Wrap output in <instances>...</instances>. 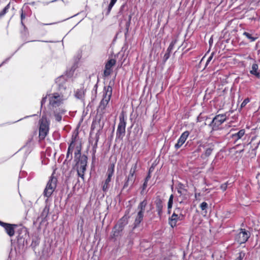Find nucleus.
I'll return each mask as SVG.
<instances>
[{"label":"nucleus","instance_id":"49530a36","mask_svg":"<svg viewBox=\"0 0 260 260\" xmlns=\"http://www.w3.org/2000/svg\"><path fill=\"white\" fill-rule=\"evenodd\" d=\"M242 151H243V149H242V150H240V152H242Z\"/></svg>","mask_w":260,"mask_h":260},{"label":"nucleus","instance_id":"6ab92c4d","mask_svg":"<svg viewBox=\"0 0 260 260\" xmlns=\"http://www.w3.org/2000/svg\"><path fill=\"white\" fill-rule=\"evenodd\" d=\"M245 134V131L244 129L240 130L238 132L233 134L232 135V139L236 142L238 140L241 139Z\"/></svg>","mask_w":260,"mask_h":260},{"label":"nucleus","instance_id":"393cba45","mask_svg":"<svg viewBox=\"0 0 260 260\" xmlns=\"http://www.w3.org/2000/svg\"><path fill=\"white\" fill-rule=\"evenodd\" d=\"M84 96V90L83 89H78L75 93L76 98L82 100Z\"/></svg>","mask_w":260,"mask_h":260},{"label":"nucleus","instance_id":"4be33fe9","mask_svg":"<svg viewBox=\"0 0 260 260\" xmlns=\"http://www.w3.org/2000/svg\"><path fill=\"white\" fill-rule=\"evenodd\" d=\"M114 172V165L113 164H111L108 168L107 171V179H109L111 180V178L113 175Z\"/></svg>","mask_w":260,"mask_h":260},{"label":"nucleus","instance_id":"c9c22d12","mask_svg":"<svg viewBox=\"0 0 260 260\" xmlns=\"http://www.w3.org/2000/svg\"><path fill=\"white\" fill-rule=\"evenodd\" d=\"M250 102V99L249 98L245 99L243 102L242 103L241 105V108H244L249 102Z\"/></svg>","mask_w":260,"mask_h":260},{"label":"nucleus","instance_id":"0eeeda50","mask_svg":"<svg viewBox=\"0 0 260 260\" xmlns=\"http://www.w3.org/2000/svg\"><path fill=\"white\" fill-rule=\"evenodd\" d=\"M226 119V116L224 114H219L216 115L212 120L211 124L212 126L213 130H217L219 126L223 123Z\"/></svg>","mask_w":260,"mask_h":260},{"label":"nucleus","instance_id":"7ed1b4c3","mask_svg":"<svg viewBox=\"0 0 260 260\" xmlns=\"http://www.w3.org/2000/svg\"><path fill=\"white\" fill-rule=\"evenodd\" d=\"M126 119V116L123 113H122L119 116V122L116 131L117 138L121 139L125 135Z\"/></svg>","mask_w":260,"mask_h":260},{"label":"nucleus","instance_id":"c85d7f7f","mask_svg":"<svg viewBox=\"0 0 260 260\" xmlns=\"http://www.w3.org/2000/svg\"><path fill=\"white\" fill-rule=\"evenodd\" d=\"M173 214L178 216L179 215L180 217H184V215L182 214V209L179 207L175 208Z\"/></svg>","mask_w":260,"mask_h":260},{"label":"nucleus","instance_id":"bb28decb","mask_svg":"<svg viewBox=\"0 0 260 260\" xmlns=\"http://www.w3.org/2000/svg\"><path fill=\"white\" fill-rule=\"evenodd\" d=\"M111 180L109 179H106L105 182L103 183V186H102V189L104 192H106L108 191L110 185L109 183L110 182Z\"/></svg>","mask_w":260,"mask_h":260},{"label":"nucleus","instance_id":"58836bf2","mask_svg":"<svg viewBox=\"0 0 260 260\" xmlns=\"http://www.w3.org/2000/svg\"><path fill=\"white\" fill-rule=\"evenodd\" d=\"M228 187V183H225L221 185L220 188L223 190L225 191Z\"/></svg>","mask_w":260,"mask_h":260},{"label":"nucleus","instance_id":"1a4fd4ad","mask_svg":"<svg viewBox=\"0 0 260 260\" xmlns=\"http://www.w3.org/2000/svg\"><path fill=\"white\" fill-rule=\"evenodd\" d=\"M136 165L134 166V168H131L129 174L126 179L125 182L123 185V188L127 187L128 186H132L135 182V177L134 176V174L136 172Z\"/></svg>","mask_w":260,"mask_h":260},{"label":"nucleus","instance_id":"de8ad7c7","mask_svg":"<svg viewBox=\"0 0 260 260\" xmlns=\"http://www.w3.org/2000/svg\"><path fill=\"white\" fill-rule=\"evenodd\" d=\"M4 63V62H3L1 65H0V67Z\"/></svg>","mask_w":260,"mask_h":260},{"label":"nucleus","instance_id":"e433bc0d","mask_svg":"<svg viewBox=\"0 0 260 260\" xmlns=\"http://www.w3.org/2000/svg\"><path fill=\"white\" fill-rule=\"evenodd\" d=\"M116 1H117V0H111V2L108 6L109 11H110L111 10L112 8L113 7V6L116 3Z\"/></svg>","mask_w":260,"mask_h":260},{"label":"nucleus","instance_id":"2f4dec72","mask_svg":"<svg viewBox=\"0 0 260 260\" xmlns=\"http://www.w3.org/2000/svg\"><path fill=\"white\" fill-rule=\"evenodd\" d=\"M10 5H7L4 9L0 12V19L3 17L8 12V9H9Z\"/></svg>","mask_w":260,"mask_h":260},{"label":"nucleus","instance_id":"cd10ccee","mask_svg":"<svg viewBox=\"0 0 260 260\" xmlns=\"http://www.w3.org/2000/svg\"><path fill=\"white\" fill-rule=\"evenodd\" d=\"M74 155H75V159L76 160L81 158L82 156H81V149L79 147H77L76 148L75 152H74Z\"/></svg>","mask_w":260,"mask_h":260},{"label":"nucleus","instance_id":"a18cd8bd","mask_svg":"<svg viewBox=\"0 0 260 260\" xmlns=\"http://www.w3.org/2000/svg\"><path fill=\"white\" fill-rule=\"evenodd\" d=\"M144 186H145L146 185V182H145L143 184Z\"/></svg>","mask_w":260,"mask_h":260},{"label":"nucleus","instance_id":"39448f33","mask_svg":"<svg viewBox=\"0 0 260 260\" xmlns=\"http://www.w3.org/2000/svg\"><path fill=\"white\" fill-rule=\"evenodd\" d=\"M57 179L55 177H51L48 181L46 188L44 191V196L47 198H49L53 192L56 186Z\"/></svg>","mask_w":260,"mask_h":260},{"label":"nucleus","instance_id":"9b49d317","mask_svg":"<svg viewBox=\"0 0 260 260\" xmlns=\"http://www.w3.org/2000/svg\"><path fill=\"white\" fill-rule=\"evenodd\" d=\"M0 225L4 227L6 232L10 237L14 236L15 233L14 226H16L15 224H11L0 221Z\"/></svg>","mask_w":260,"mask_h":260},{"label":"nucleus","instance_id":"f3484780","mask_svg":"<svg viewBox=\"0 0 260 260\" xmlns=\"http://www.w3.org/2000/svg\"><path fill=\"white\" fill-rule=\"evenodd\" d=\"M74 149H75L74 141L72 140L68 147V151H67V155H66V160H69V161H70L72 159V158H73L72 154L74 152Z\"/></svg>","mask_w":260,"mask_h":260},{"label":"nucleus","instance_id":"ddd939ff","mask_svg":"<svg viewBox=\"0 0 260 260\" xmlns=\"http://www.w3.org/2000/svg\"><path fill=\"white\" fill-rule=\"evenodd\" d=\"M177 192L179 194V197L177 198V201L181 203L184 199V197H182L185 194L186 189L184 188V185L182 183H179L177 187Z\"/></svg>","mask_w":260,"mask_h":260},{"label":"nucleus","instance_id":"79ce46f5","mask_svg":"<svg viewBox=\"0 0 260 260\" xmlns=\"http://www.w3.org/2000/svg\"><path fill=\"white\" fill-rule=\"evenodd\" d=\"M213 53H212V54H211V55L209 57V58H208L207 60V62H206V65L207 66L209 62L212 59V58H213Z\"/></svg>","mask_w":260,"mask_h":260},{"label":"nucleus","instance_id":"6e6552de","mask_svg":"<svg viewBox=\"0 0 260 260\" xmlns=\"http://www.w3.org/2000/svg\"><path fill=\"white\" fill-rule=\"evenodd\" d=\"M250 233L245 229H240V232L236 235L235 240L239 244L245 243L249 238Z\"/></svg>","mask_w":260,"mask_h":260},{"label":"nucleus","instance_id":"aec40b11","mask_svg":"<svg viewBox=\"0 0 260 260\" xmlns=\"http://www.w3.org/2000/svg\"><path fill=\"white\" fill-rule=\"evenodd\" d=\"M144 212L138 211L134 223V228L139 226V224L142 221L144 217Z\"/></svg>","mask_w":260,"mask_h":260},{"label":"nucleus","instance_id":"7c9ffc66","mask_svg":"<svg viewBox=\"0 0 260 260\" xmlns=\"http://www.w3.org/2000/svg\"><path fill=\"white\" fill-rule=\"evenodd\" d=\"M173 199H174V196L173 194H171L170 196L169 201L168 203V209H171L173 206Z\"/></svg>","mask_w":260,"mask_h":260},{"label":"nucleus","instance_id":"f8f14e48","mask_svg":"<svg viewBox=\"0 0 260 260\" xmlns=\"http://www.w3.org/2000/svg\"><path fill=\"white\" fill-rule=\"evenodd\" d=\"M189 132L188 131H185L181 134V136L178 140L177 143L175 145V148L176 149H179L182 146L189 136Z\"/></svg>","mask_w":260,"mask_h":260},{"label":"nucleus","instance_id":"423d86ee","mask_svg":"<svg viewBox=\"0 0 260 260\" xmlns=\"http://www.w3.org/2000/svg\"><path fill=\"white\" fill-rule=\"evenodd\" d=\"M87 160V157L85 155H83L77 163L78 175L82 179L84 178V173L86 171Z\"/></svg>","mask_w":260,"mask_h":260},{"label":"nucleus","instance_id":"5701e85b","mask_svg":"<svg viewBox=\"0 0 260 260\" xmlns=\"http://www.w3.org/2000/svg\"><path fill=\"white\" fill-rule=\"evenodd\" d=\"M147 204V201L145 200L141 202L138 206V210H139V211H141L144 213Z\"/></svg>","mask_w":260,"mask_h":260},{"label":"nucleus","instance_id":"dca6fc26","mask_svg":"<svg viewBox=\"0 0 260 260\" xmlns=\"http://www.w3.org/2000/svg\"><path fill=\"white\" fill-rule=\"evenodd\" d=\"M205 149V155L208 157L211 155L214 149V145L212 143H205L200 145Z\"/></svg>","mask_w":260,"mask_h":260},{"label":"nucleus","instance_id":"2eb2a0df","mask_svg":"<svg viewBox=\"0 0 260 260\" xmlns=\"http://www.w3.org/2000/svg\"><path fill=\"white\" fill-rule=\"evenodd\" d=\"M184 217H180L179 215L173 214L169 218V224L171 227L174 228L176 226L177 222L181 221L184 219Z\"/></svg>","mask_w":260,"mask_h":260},{"label":"nucleus","instance_id":"f257e3e1","mask_svg":"<svg viewBox=\"0 0 260 260\" xmlns=\"http://www.w3.org/2000/svg\"><path fill=\"white\" fill-rule=\"evenodd\" d=\"M59 91L48 95L49 105L52 108H57L63 104L71 93L68 81L65 76H61L56 79Z\"/></svg>","mask_w":260,"mask_h":260},{"label":"nucleus","instance_id":"9d476101","mask_svg":"<svg viewBox=\"0 0 260 260\" xmlns=\"http://www.w3.org/2000/svg\"><path fill=\"white\" fill-rule=\"evenodd\" d=\"M116 63V60L114 59H109L105 64V69L104 72V76L107 77L109 76L112 71V68Z\"/></svg>","mask_w":260,"mask_h":260},{"label":"nucleus","instance_id":"4c0bfd02","mask_svg":"<svg viewBox=\"0 0 260 260\" xmlns=\"http://www.w3.org/2000/svg\"><path fill=\"white\" fill-rule=\"evenodd\" d=\"M170 52H166V53L165 54L164 56V60L165 61H166L167 60H168L170 56Z\"/></svg>","mask_w":260,"mask_h":260},{"label":"nucleus","instance_id":"f704fd0d","mask_svg":"<svg viewBox=\"0 0 260 260\" xmlns=\"http://www.w3.org/2000/svg\"><path fill=\"white\" fill-rule=\"evenodd\" d=\"M156 207L158 214H160L162 208V205L160 201H159L158 202L156 203Z\"/></svg>","mask_w":260,"mask_h":260},{"label":"nucleus","instance_id":"473e14b6","mask_svg":"<svg viewBox=\"0 0 260 260\" xmlns=\"http://www.w3.org/2000/svg\"><path fill=\"white\" fill-rule=\"evenodd\" d=\"M243 35L249 39L251 42H253L257 39L256 37H252L250 34L247 32H244Z\"/></svg>","mask_w":260,"mask_h":260},{"label":"nucleus","instance_id":"f03ea898","mask_svg":"<svg viewBox=\"0 0 260 260\" xmlns=\"http://www.w3.org/2000/svg\"><path fill=\"white\" fill-rule=\"evenodd\" d=\"M112 88L111 86L105 87L103 90V99L101 100L99 108L101 110L105 109L109 103L112 95Z\"/></svg>","mask_w":260,"mask_h":260},{"label":"nucleus","instance_id":"c756f323","mask_svg":"<svg viewBox=\"0 0 260 260\" xmlns=\"http://www.w3.org/2000/svg\"><path fill=\"white\" fill-rule=\"evenodd\" d=\"M200 207L201 209V210L203 211V213H205V215L207 213V209L208 208V204L206 202H204L200 204Z\"/></svg>","mask_w":260,"mask_h":260},{"label":"nucleus","instance_id":"b1692460","mask_svg":"<svg viewBox=\"0 0 260 260\" xmlns=\"http://www.w3.org/2000/svg\"><path fill=\"white\" fill-rule=\"evenodd\" d=\"M123 230V225L121 224H116L114 228V235L117 236L119 233Z\"/></svg>","mask_w":260,"mask_h":260},{"label":"nucleus","instance_id":"37998d69","mask_svg":"<svg viewBox=\"0 0 260 260\" xmlns=\"http://www.w3.org/2000/svg\"><path fill=\"white\" fill-rule=\"evenodd\" d=\"M47 100V96L44 97L42 98V101L41 102V106L42 107L43 105L45 103Z\"/></svg>","mask_w":260,"mask_h":260},{"label":"nucleus","instance_id":"c03bdc74","mask_svg":"<svg viewBox=\"0 0 260 260\" xmlns=\"http://www.w3.org/2000/svg\"><path fill=\"white\" fill-rule=\"evenodd\" d=\"M171 209H168V213L170 214Z\"/></svg>","mask_w":260,"mask_h":260},{"label":"nucleus","instance_id":"4468645a","mask_svg":"<svg viewBox=\"0 0 260 260\" xmlns=\"http://www.w3.org/2000/svg\"><path fill=\"white\" fill-rule=\"evenodd\" d=\"M67 112V110L62 107L61 108H56L55 110H54V115L55 118V120L57 121H60L62 119V115L65 114Z\"/></svg>","mask_w":260,"mask_h":260},{"label":"nucleus","instance_id":"ea45409f","mask_svg":"<svg viewBox=\"0 0 260 260\" xmlns=\"http://www.w3.org/2000/svg\"><path fill=\"white\" fill-rule=\"evenodd\" d=\"M244 256V253L243 252H240L239 253V256L236 260H242L243 257Z\"/></svg>","mask_w":260,"mask_h":260},{"label":"nucleus","instance_id":"20e7f679","mask_svg":"<svg viewBox=\"0 0 260 260\" xmlns=\"http://www.w3.org/2000/svg\"><path fill=\"white\" fill-rule=\"evenodd\" d=\"M49 123L46 117L43 116L40 121L39 138L44 139L49 132Z\"/></svg>","mask_w":260,"mask_h":260},{"label":"nucleus","instance_id":"72a5a7b5","mask_svg":"<svg viewBox=\"0 0 260 260\" xmlns=\"http://www.w3.org/2000/svg\"><path fill=\"white\" fill-rule=\"evenodd\" d=\"M176 42H177L176 40H174L172 41L171 42V43H170L169 46L168 47V48L167 50V51L171 52L172 50L173 49L174 46L175 45V44L176 43Z\"/></svg>","mask_w":260,"mask_h":260},{"label":"nucleus","instance_id":"a19ab883","mask_svg":"<svg viewBox=\"0 0 260 260\" xmlns=\"http://www.w3.org/2000/svg\"><path fill=\"white\" fill-rule=\"evenodd\" d=\"M25 18V15L23 13V11H22L21 14V24L22 25H24V24L23 23V20Z\"/></svg>","mask_w":260,"mask_h":260},{"label":"nucleus","instance_id":"412c9836","mask_svg":"<svg viewBox=\"0 0 260 260\" xmlns=\"http://www.w3.org/2000/svg\"><path fill=\"white\" fill-rule=\"evenodd\" d=\"M49 212V207L46 205L44 208L39 218L42 219V221H43L48 216Z\"/></svg>","mask_w":260,"mask_h":260},{"label":"nucleus","instance_id":"a211bd4d","mask_svg":"<svg viewBox=\"0 0 260 260\" xmlns=\"http://www.w3.org/2000/svg\"><path fill=\"white\" fill-rule=\"evenodd\" d=\"M250 73L257 78H260V73L258 72V66L257 63H254L252 64Z\"/></svg>","mask_w":260,"mask_h":260},{"label":"nucleus","instance_id":"a878e982","mask_svg":"<svg viewBox=\"0 0 260 260\" xmlns=\"http://www.w3.org/2000/svg\"><path fill=\"white\" fill-rule=\"evenodd\" d=\"M32 149V143H31V139H29L27 143H26V145L24 146V147L22 148V150H26L28 151V153L30 152V151Z\"/></svg>","mask_w":260,"mask_h":260}]
</instances>
